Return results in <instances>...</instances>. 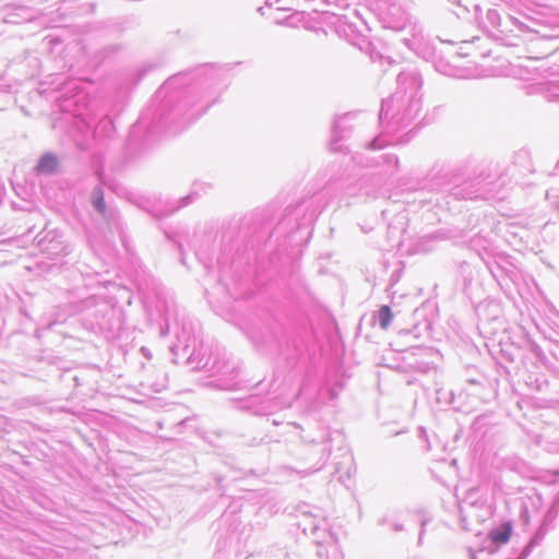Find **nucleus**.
<instances>
[{
  "instance_id": "obj_1",
  "label": "nucleus",
  "mask_w": 559,
  "mask_h": 559,
  "mask_svg": "<svg viewBox=\"0 0 559 559\" xmlns=\"http://www.w3.org/2000/svg\"><path fill=\"white\" fill-rule=\"evenodd\" d=\"M58 160L56 156L52 154H46L39 159L37 169L40 173H52L56 170Z\"/></svg>"
},
{
  "instance_id": "obj_2",
  "label": "nucleus",
  "mask_w": 559,
  "mask_h": 559,
  "mask_svg": "<svg viewBox=\"0 0 559 559\" xmlns=\"http://www.w3.org/2000/svg\"><path fill=\"white\" fill-rule=\"evenodd\" d=\"M378 317L381 329L386 330L393 319L391 308L389 306H381L378 311Z\"/></svg>"
},
{
  "instance_id": "obj_3",
  "label": "nucleus",
  "mask_w": 559,
  "mask_h": 559,
  "mask_svg": "<svg viewBox=\"0 0 559 559\" xmlns=\"http://www.w3.org/2000/svg\"><path fill=\"white\" fill-rule=\"evenodd\" d=\"M510 535H511V528H510V526H508L504 532L492 533L491 538L493 542L507 543L510 538Z\"/></svg>"
},
{
  "instance_id": "obj_4",
  "label": "nucleus",
  "mask_w": 559,
  "mask_h": 559,
  "mask_svg": "<svg viewBox=\"0 0 559 559\" xmlns=\"http://www.w3.org/2000/svg\"><path fill=\"white\" fill-rule=\"evenodd\" d=\"M95 205L100 212L105 211V202L103 194H100L99 198L95 201Z\"/></svg>"
}]
</instances>
